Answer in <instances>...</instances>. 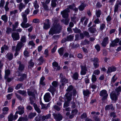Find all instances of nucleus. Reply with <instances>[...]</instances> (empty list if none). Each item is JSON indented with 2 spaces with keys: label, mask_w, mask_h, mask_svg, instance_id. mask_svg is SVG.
Here are the masks:
<instances>
[{
  "label": "nucleus",
  "mask_w": 121,
  "mask_h": 121,
  "mask_svg": "<svg viewBox=\"0 0 121 121\" xmlns=\"http://www.w3.org/2000/svg\"><path fill=\"white\" fill-rule=\"evenodd\" d=\"M59 20L57 19H55L49 32L50 35H53L54 34H59L60 33L62 27L60 24L58 23Z\"/></svg>",
  "instance_id": "obj_1"
},
{
  "label": "nucleus",
  "mask_w": 121,
  "mask_h": 121,
  "mask_svg": "<svg viewBox=\"0 0 121 121\" xmlns=\"http://www.w3.org/2000/svg\"><path fill=\"white\" fill-rule=\"evenodd\" d=\"M99 95L101 97H103L102 100L103 101L105 100L107 98L108 94L107 93V91L105 89L101 91L99 93Z\"/></svg>",
  "instance_id": "obj_2"
},
{
  "label": "nucleus",
  "mask_w": 121,
  "mask_h": 121,
  "mask_svg": "<svg viewBox=\"0 0 121 121\" xmlns=\"http://www.w3.org/2000/svg\"><path fill=\"white\" fill-rule=\"evenodd\" d=\"M91 60L93 62V65L95 68L96 69L98 68L99 66V58L96 57H94L93 58H91Z\"/></svg>",
  "instance_id": "obj_3"
},
{
  "label": "nucleus",
  "mask_w": 121,
  "mask_h": 121,
  "mask_svg": "<svg viewBox=\"0 0 121 121\" xmlns=\"http://www.w3.org/2000/svg\"><path fill=\"white\" fill-rule=\"evenodd\" d=\"M17 110L15 113L16 115L18 114L19 115H22L24 113L25 109L24 106L20 105L17 108Z\"/></svg>",
  "instance_id": "obj_4"
},
{
  "label": "nucleus",
  "mask_w": 121,
  "mask_h": 121,
  "mask_svg": "<svg viewBox=\"0 0 121 121\" xmlns=\"http://www.w3.org/2000/svg\"><path fill=\"white\" fill-rule=\"evenodd\" d=\"M18 117L17 115H16L15 113L14 115L13 113H10L8 117V121H15L16 120Z\"/></svg>",
  "instance_id": "obj_5"
},
{
  "label": "nucleus",
  "mask_w": 121,
  "mask_h": 121,
  "mask_svg": "<svg viewBox=\"0 0 121 121\" xmlns=\"http://www.w3.org/2000/svg\"><path fill=\"white\" fill-rule=\"evenodd\" d=\"M53 115L54 117V119L56 121H60L63 118V117L61 114L59 113L58 114L54 113L53 114Z\"/></svg>",
  "instance_id": "obj_6"
},
{
  "label": "nucleus",
  "mask_w": 121,
  "mask_h": 121,
  "mask_svg": "<svg viewBox=\"0 0 121 121\" xmlns=\"http://www.w3.org/2000/svg\"><path fill=\"white\" fill-rule=\"evenodd\" d=\"M80 67L81 68V71L80 72V74L82 75H84L86 73V72L87 71V68L86 65H81Z\"/></svg>",
  "instance_id": "obj_7"
},
{
  "label": "nucleus",
  "mask_w": 121,
  "mask_h": 121,
  "mask_svg": "<svg viewBox=\"0 0 121 121\" xmlns=\"http://www.w3.org/2000/svg\"><path fill=\"white\" fill-rule=\"evenodd\" d=\"M11 36L13 40L15 41L19 40L20 38L19 33L16 32L12 33Z\"/></svg>",
  "instance_id": "obj_8"
},
{
  "label": "nucleus",
  "mask_w": 121,
  "mask_h": 121,
  "mask_svg": "<svg viewBox=\"0 0 121 121\" xmlns=\"http://www.w3.org/2000/svg\"><path fill=\"white\" fill-rule=\"evenodd\" d=\"M110 97L112 100L115 102L118 99V95L115 92H112L110 93Z\"/></svg>",
  "instance_id": "obj_9"
},
{
  "label": "nucleus",
  "mask_w": 121,
  "mask_h": 121,
  "mask_svg": "<svg viewBox=\"0 0 121 121\" xmlns=\"http://www.w3.org/2000/svg\"><path fill=\"white\" fill-rule=\"evenodd\" d=\"M18 76H20L21 77L18 78V80L20 82H23L24 80L26 79L27 77V75L25 73L22 74L21 73H19Z\"/></svg>",
  "instance_id": "obj_10"
},
{
  "label": "nucleus",
  "mask_w": 121,
  "mask_h": 121,
  "mask_svg": "<svg viewBox=\"0 0 121 121\" xmlns=\"http://www.w3.org/2000/svg\"><path fill=\"white\" fill-rule=\"evenodd\" d=\"M50 94L49 92L46 93L44 96L43 98L45 102H48L51 100L50 99Z\"/></svg>",
  "instance_id": "obj_11"
},
{
  "label": "nucleus",
  "mask_w": 121,
  "mask_h": 121,
  "mask_svg": "<svg viewBox=\"0 0 121 121\" xmlns=\"http://www.w3.org/2000/svg\"><path fill=\"white\" fill-rule=\"evenodd\" d=\"M45 119H46V117L44 115H43L41 117L40 116H37L35 118V121H41L42 120V121H43Z\"/></svg>",
  "instance_id": "obj_12"
},
{
  "label": "nucleus",
  "mask_w": 121,
  "mask_h": 121,
  "mask_svg": "<svg viewBox=\"0 0 121 121\" xmlns=\"http://www.w3.org/2000/svg\"><path fill=\"white\" fill-rule=\"evenodd\" d=\"M108 40L109 38L108 37H106L104 38L101 43L102 46L105 47L106 46L107 44L108 43Z\"/></svg>",
  "instance_id": "obj_13"
},
{
  "label": "nucleus",
  "mask_w": 121,
  "mask_h": 121,
  "mask_svg": "<svg viewBox=\"0 0 121 121\" xmlns=\"http://www.w3.org/2000/svg\"><path fill=\"white\" fill-rule=\"evenodd\" d=\"M116 70V68L115 66L109 67L108 68L107 73L108 74L112 72L115 71Z\"/></svg>",
  "instance_id": "obj_14"
},
{
  "label": "nucleus",
  "mask_w": 121,
  "mask_h": 121,
  "mask_svg": "<svg viewBox=\"0 0 121 121\" xmlns=\"http://www.w3.org/2000/svg\"><path fill=\"white\" fill-rule=\"evenodd\" d=\"M6 58H7L9 60H12L13 58V54L11 52L8 53L5 56Z\"/></svg>",
  "instance_id": "obj_15"
},
{
  "label": "nucleus",
  "mask_w": 121,
  "mask_h": 121,
  "mask_svg": "<svg viewBox=\"0 0 121 121\" xmlns=\"http://www.w3.org/2000/svg\"><path fill=\"white\" fill-rule=\"evenodd\" d=\"M24 44L22 42H19L17 44L16 49V50L17 51H20L22 47L24 46Z\"/></svg>",
  "instance_id": "obj_16"
},
{
  "label": "nucleus",
  "mask_w": 121,
  "mask_h": 121,
  "mask_svg": "<svg viewBox=\"0 0 121 121\" xmlns=\"http://www.w3.org/2000/svg\"><path fill=\"white\" fill-rule=\"evenodd\" d=\"M70 12V10L69 8H67L63 11L61 12V14L62 15H68Z\"/></svg>",
  "instance_id": "obj_17"
},
{
  "label": "nucleus",
  "mask_w": 121,
  "mask_h": 121,
  "mask_svg": "<svg viewBox=\"0 0 121 121\" xmlns=\"http://www.w3.org/2000/svg\"><path fill=\"white\" fill-rule=\"evenodd\" d=\"M28 120L27 116L26 115L24 117H19L17 121H28Z\"/></svg>",
  "instance_id": "obj_18"
},
{
  "label": "nucleus",
  "mask_w": 121,
  "mask_h": 121,
  "mask_svg": "<svg viewBox=\"0 0 121 121\" xmlns=\"http://www.w3.org/2000/svg\"><path fill=\"white\" fill-rule=\"evenodd\" d=\"M105 109L106 111L109 110L110 109H111L112 110H113L114 109L113 105L112 104L106 105L105 107Z\"/></svg>",
  "instance_id": "obj_19"
},
{
  "label": "nucleus",
  "mask_w": 121,
  "mask_h": 121,
  "mask_svg": "<svg viewBox=\"0 0 121 121\" xmlns=\"http://www.w3.org/2000/svg\"><path fill=\"white\" fill-rule=\"evenodd\" d=\"M72 93L71 92L70 93H67L65 95V96L67 99V100L70 101L71 100L72 98L71 97L72 96Z\"/></svg>",
  "instance_id": "obj_20"
},
{
  "label": "nucleus",
  "mask_w": 121,
  "mask_h": 121,
  "mask_svg": "<svg viewBox=\"0 0 121 121\" xmlns=\"http://www.w3.org/2000/svg\"><path fill=\"white\" fill-rule=\"evenodd\" d=\"M79 77V74L77 72H75L73 74L72 78L73 79L77 80L78 79Z\"/></svg>",
  "instance_id": "obj_21"
},
{
  "label": "nucleus",
  "mask_w": 121,
  "mask_h": 121,
  "mask_svg": "<svg viewBox=\"0 0 121 121\" xmlns=\"http://www.w3.org/2000/svg\"><path fill=\"white\" fill-rule=\"evenodd\" d=\"M36 112H30L29 113L28 117L30 119H33L36 115Z\"/></svg>",
  "instance_id": "obj_22"
},
{
  "label": "nucleus",
  "mask_w": 121,
  "mask_h": 121,
  "mask_svg": "<svg viewBox=\"0 0 121 121\" xmlns=\"http://www.w3.org/2000/svg\"><path fill=\"white\" fill-rule=\"evenodd\" d=\"M91 94L89 90L87 89L86 90H84L83 91V94L84 96L89 97L90 95Z\"/></svg>",
  "instance_id": "obj_23"
},
{
  "label": "nucleus",
  "mask_w": 121,
  "mask_h": 121,
  "mask_svg": "<svg viewBox=\"0 0 121 121\" xmlns=\"http://www.w3.org/2000/svg\"><path fill=\"white\" fill-rule=\"evenodd\" d=\"M26 6V5L22 3H21L19 4L18 6V9L20 10V11H21L22 10L23 8H25Z\"/></svg>",
  "instance_id": "obj_24"
},
{
  "label": "nucleus",
  "mask_w": 121,
  "mask_h": 121,
  "mask_svg": "<svg viewBox=\"0 0 121 121\" xmlns=\"http://www.w3.org/2000/svg\"><path fill=\"white\" fill-rule=\"evenodd\" d=\"M50 24L49 22H48L47 23H44L43 26L44 29L47 30L50 28Z\"/></svg>",
  "instance_id": "obj_25"
},
{
  "label": "nucleus",
  "mask_w": 121,
  "mask_h": 121,
  "mask_svg": "<svg viewBox=\"0 0 121 121\" xmlns=\"http://www.w3.org/2000/svg\"><path fill=\"white\" fill-rule=\"evenodd\" d=\"M89 31L92 34H94L95 33L96 31V29L95 28L90 27L88 29Z\"/></svg>",
  "instance_id": "obj_26"
},
{
  "label": "nucleus",
  "mask_w": 121,
  "mask_h": 121,
  "mask_svg": "<svg viewBox=\"0 0 121 121\" xmlns=\"http://www.w3.org/2000/svg\"><path fill=\"white\" fill-rule=\"evenodd\" d=\"M64 51V48L63 47L60 48L58 50V52L60 56H61L63 55Z\"/></svg>",
  "instance_id": "obj_27"
},
{
  "label": "nucleus",
  "mask_w": 121,
  "mask_h": 121,
  "mask_svg": "<svg viewBox=\"0 0 121 121\" xmlns=\"http://www.w3.org/2000/svg\"><path fill=\"white\" fill-rule=\"evenodd\" d=\"M87 6V4L83 3L79 6L78 7V8L80 10L82 11L84 10L85 7Z\"/></svg>",
  "instance_id": "obj_28"
},
{
  "label": "nucleus",
  "mask_w": 121,
  "mask_h": 121,
  "mask_svg": "<svg viewBox=\"0 0 121 121\" xmlns=\"http://www.w3.org/2000/svg\"><path fill=\"white\" fill-rule=\"evenodd\" d=\"M43 7L44 10L46 11H48L49 10V9L48 5V4L44 3V2H41Z\"/></svg>",
  "instance_id": "obj_29"
},
{
  "label": "nucleus",
  "mask_w": 121,
  "mask_h": 121,
  "mask_svg": "<svg viewBox=\"0 0 121 121\" xmlns=\"http://www.w3.org/2000/svg\"><path fill=\"white\" fill-rule=\"evenodd\" d=\"M33 106L35 110L38 113H40L41 112V111L40 108L38 107L37 105L35 103L33 104Z\"/></svg>",
  "instance_id": "obj_30"
},
{
  "label": "nucleus",
  "mask_w": 121,
  "mask_h": 121,
  "mask_svg": "<svg viewBox=\"0 0 121 121\" xmlns=\"http://www.w3.org/2000/svg\"><path fill=\"white\" fill-rule=\"evenodd\" d=\"M9 110V108L8 107H5L3 108L2 113L4 115H6L8 113V111Z\"/></svg>",
  "instance_id": "obj_31"
},
{
  "label": "nucleus",
  "mask_w": 121,
  "mask_h": 121,
  "mask_svg": "<svg viewBox=\"0 0 121 121\" xmlns=\"http://www.w3.org/2000/svg\"><path fill=\"white\" fill-rule=\"evenodd\" d=\"M74 36L72 35H70L67 36L66 38L67 41H72L73 40Z\"/></svg>",
  "instance_id": "obj_32"
},
{
  "label": "nucleus",
  "mask_w": 121,
  "mask_h": 121,
  "mask_svg": "<svg viewBox=\"0 0 121 121\" xmlns=\"http://www.w3.org/2000/svg\"><path fill=\"white\" fill-rule=\"evenodd\" d=\"M27 93L28 95L29 96H32L34 98L35 97V94L33 92H32L30 91H27Z\"/></svg>",
  "instance_id": "obj_33"
},
{
  "label": "nucleus",
  "mask_w": 121,
  "mask_h": 121,
  "mask_svg": "<svg viewBox=\"0 0 121 121\" xmlns=\"http://www.w3.org/2000/svg\"><path fill=\"white\" fill-rule=\"evenodd\" d=\"M35 9H38L39 7V6L38 3V1L37 0H35L33 3Z\"/></svg>",
  "instance_id": "obj_34"
},
{
  "label": "nucleus",
  "mask_w": 121,
  "mask_h": 121,
  "mask_svg": "<svg viewBox=\"0 0 121 121\" xmlns=\"http://www.w3.org/2000/svg\"><path fill=\"white\" fill-rule=\"evenodd\" d=\"M26 36L24 35L22 36L20 39V42L23 43H25L26 41Z\"/></svg>",
  "instance_id": "obj_35"
},
{
  "label": "nucleus",
  "mask_w": 121,
  "mask_h": 121,
  "mask_svg": "<svg viewBox=\"0 0 121 121\" xmlns=\"http://www.w3.org/2000/svg\"><path fill=\"white\" fill-rule=\"evenodd\" d=\"M18 92L20 94L23 95L25 96H27V94L25 91L19 90L18 91Z\"/></svg>",
  "instance_id": "obj_36"
},
{
  "label": "nucleus",
  "mask_w": 121,
  "mask_h": 121,
  "mask_svg": "<svg viewBox=\"0 0 121 121\" xmlns=\"http://www.w3.org/2000/svg\"><path fill=\"white\" fill-rule=\"evenodd\" d=\"M25 68V66L23 64L22 65H19L18 69V70L22 72L24 70Z\"/></svg>",
  "instance_id": "obj_37"
},
{
  "label": "nucleus",
  "mask_w": 121,
  "mask_h": 121,
  "mask_svg": "<svg viewBox=\"0 0 121 121\" xmlns=\"http://www.w3.org/2000/svg\"><path fill=\"white\" fill-rule=\"evenodd\" d=\"M73 30L75 33L79 34L81 32V30L76 27L75 28H73Z\"/></svg>",
  "instance_id": "obj_38"
},
{
  "label": "nucleus",
  "mask_w": 121,
  "mask_h": 121,
  "mask_svg": "<svg viewBox=\"0 0 121 121\" xmlns=\"http://www.w3.org/2000/svg\"><path fill=\"white\" fill-rule=\"evenodd\" d=\"M57 0H52L51 1V5L53 7H55L57 5L56 2Z\"/></svg>",
  "instance_id": "obj_39"
},
{
  "label": "nucleus",
  "mask_w": 121,
  "mask_h": 121,
  "mask_svg": "<svg viewBox=\"0 0 121 121\" xmlns=\"http://www.w3.org/2000/svg\"><path fill=\"white\" fill-rule=\"evenodd\" d=\"M38 60L39 61V63L40 65H42L44 61L42 56H40L38 59Z\"/></svg>",
  "instance_id": "obj_40"
},
{
  "label": "nucleus",
  "mask_w": 121,
  "mask_h": 121,
  "mask_svg": "<svg viewBox=\"0 0 121 121\" xmlns=\"http://www.w3.org/2000/svg\"><path fill=\"white\" fill-rule=\"evenodd\" d=\"M70 102V101L68 100L65 101L64 104V108H65L66 107L69 106Z\"/></svg>",
  "instance_id": "obj_41"
},
{
  "label": "nucleus",
  "mask_w": 121,
  "mask_h": 121,
  "mask_svg": "<svg viewBox=\"0 0 121 121\" xmlns=\"http://www.w3.org/2000/svg\"><path fill=\"white\" fill-rule=\"evenodd\" d=\"M91 81L93 83H95L97 80V78L95 75L93 74L92 76Z\"/></svg>",
  "instance_id": "obj_42"
},
{
  "label": "nucleus",
  "mask_w": 121,
  "mask_h": 121,
  "mask_svg": "<svg viewBox=\"0 0 121 121\" xmlns=\"http://www.w3.org/2000/svg\"><path fill=\"white\" fill-rule=\"evenodd\" d=\"M12 31V29L11 28L9 27H8L7 28L6 33L8 35H9Z\"/></svg>",
  "instance_id": "obj_43"
},
{
  "label": "nucleus",
  "mask_w": 121,
  "mask_h": 121,
  "mask_svg": "<svg viewBox=\"0 0 121 121\" xmlns=\"http://www.w3.org/2000/svg\"><path fill=\"white\" fill-rule=\"evenodd\" d=\"M7 16H2L1 19L4 22H6L8 21Z\"/></svg>",
  "instance_id": "obj_44"
},
{
  "label": "nucleus",
  "mask_w": 121,
  "mask_h": 121,
  "mask_svg": "<svg viewBox=\"0 0 121 121\" xmlns=\"http://www.w3.org/2000/svg\"><path fill=\"white\" fill-rule=\"evenodd\" d=\"M32 59H31L28 62L29 66L32 68L35 65L34 63L32 62Z\"/></svg>",
  "instance_id": "obj_45"
},
{
  "label": "nucleus",
  "mask_w": 121,
  "mask_h": 121,
  "mask_svg": "<svg viewBox=\"0 0 121 121\" xmlns=\"http://www.w3.org/2000/svg\"><path fill=\"white\" fill-rule=\"evenodd\" d=\"M117 44H116L114 42L113 40L111 41V43H110L109 45L110 48H112L115 47V46H117Z\"/></svg>",
  "instance_id": "obj_46"
},
{
  "label": "nucleus",
  "mask_w": 121,
  "mask_h": 121,
  "mask_svg": "<svg viewBox=\"0 0 121 121\" xmlns=\"http://www.w3.org/2000/svg\"><path fill=\"white\" fill-rule=\"evenodd\" d=\"M52 84L53 87L55 88H56L58 86V82L56 81H53L52 83Z\"/></svg>",
  "instance_id": "obj_47"
},
{
  "label": "nucleus",
  "mask_w": 121,
  "mask_h": 121,
  "mask_svg": "<svg viewBox=\"0 0 121 121\" xmlns=\"http://www.w3.org/2000/svg\"><path fill=\"white\" fill-rule=\"evenodd\" d=\"M61 22H64L65 24L66 25L68 24L69 22V19L67 18H66L65 20L63 19L61 20Z\"/></svg>",
  "instance_id": "obj_48"
},
{
  "label": "nucleus",
  "mask_w": 121,
  "mask_h": 121,
  "mask_svg": "<svg viewBox=\"0 0 121 121\" xmlns=\"http://www.w3.org/2000/svg\"><path fill=\"white\" fill-rule=\"evenodd\" d=\"M83 33L85 36H86L87 38H89L90 37L89 33L86 31H83Z\"/></svg>",
  "instance_id": "obj_49"
},
{
  "label": "nucleus",
  "mask_w": 121,
  "mask_h": 121,
  "mask_svg": "<svg viewBox=\"0 0 121 121\" xmlns=\"http://www.w3.org/2000/svg\"><path fill=\"white\" fill-rule=\"evenodd\" d=\"M119 6L118 5V4H116L114 6V14H115V13L117 12Z\"/></svg>",
  "instance_id": "obj_50"
},
{
  "label": "nucleus",
  "mask_w": 121,
  "mask_h": 121,
  "mask_svg": "<svg viewBox=\"0 0 121 121\" xmlns=\"http://www.w3.org/2000/svg\"><path fill=\"white\" fill-rule=\"evenodd\" d=\"M95 48L96 49L97 52H99L100 50V47L98 44H97L95 46Z\"/></svg>",
  "instance_id": "obj_51"
},
{
  "label": "nucleus",
  "mask_w": 121,
  "mask_h": 121,
  "mask_svg": "<svg viewBox=\"0 0 121 121\" xmlns=\"http://www.w3.org/2000/svg\"><path fill=\"white\" fill-rule=\"evenodd\" d=\"M115 91L118 94H119V92H121V86H119L118 87L116 88L115 89Z\"/></svg>",
  "instance_id": "obj_52"
},
{
  "label": "nucleus",
  "mask_w": 121,
  "mask_h": 121,
  "mask_svg": "<svg viewBox=\"0 0 121 121\" xmlns=\"http://www.w3.org/2000/svg\"><path fill=\"white\" fill-rule=\"evenodd\" d=\"M61 80L62 82H64L65 83H68V80L67 79L65 78H63V76L61 77Z\"/></svg>",
  "instance_id": "obj_53"
},
{
  "label": "nucleus",
  "mask_w": 121,
  "mask_h": 121,
  "mask_svg": "<svg viewBox=\"0 0 121 121\" xmlns=\"http://www.w3.org/2000/svg\"><path fill=\"white\" fill-rule=\"evenodd\" d=\"M87 117V116L86 113L85 112H84L81 115L80 117L82 119H83L86 118Z\"/></svg>",
  "instance_id": "obj_54"
},
{
  "label": "nucleus",
  "mask_w": 121,
  "mask_h": 121,
  "mask_svg": "<svg viewBox=\"0 0 121 121\" xmlns=\"http://www.w3.org/2000/svg\"><path fill=\"white\" fill-rule=\"evenodd\" d=\"M73 87L72 85H70L67 88V91L68 92H70L73 89Z\"/></svg>",
  "instance_id": "obj_55"
},
{
  "label": "nucleus",
  "mask_w": 121,
  "mask_h": 121,
  "mask_svg": "<svg viewBox=\"0 0 121 121\" xmlns=\"http://www.w3.org/2000/svg\"><path fill=\"white\" fill-rule=\"evenodd\" d=\"M18 13V11L17 10H15L10 11V14L11 15L17 14Z\"/></svg>",
  "instance_id": "obj_56"
},
{
  "label": "nucleus",
  "mask_w": 121,
  "mask_h": 121,
  "mask_svg": "<svg viewBox=\"0 0 121 121\" xmlns=\"http://www.w3.org/2000/svg\"><path fill=\"white\" fill-rule=\"evenodd\" d=\"M78 111L77 108H75L72 110L71 113L75 115H76L78 112Z\"/></svg>",
  "instance_id": "obj_57"
},
{
  "label": "nucleus",
  "mask_w": 121,
  "mask_h": 121,
  "mask_svg": "<svg viewBox=\"0 0 121 121\" xmlns=\"http://www.w3.org/2000/svg\"><path fill=\"white\" fill-rule=\"evenodd\" d=\"M23 84L22 83H19L16 86L15 88V89L16 90H18L21 88V86Z\"/></svg>",
  "instance_id": "obj_58"
},
{
  "label": "nucleus",
  "mask_w": 121,
  "mask_h": 121,
  "mask_svg": "<svg viewBox=\"0 0 121 121\" xmlns=\"http://www.w3.org/2000/svg\"><path fill=\"white\" fill-rule=\"evenodd\" d=\"M110 116L111 117H113L114 118L116 117L117 116L115 113L114 112H111L110 113Z\"/></svg>",
  "instance_id": "obj_59"
},
{
  "label": "nucleus",
  "mask_w": 121,
  "mask_h": 121,
  "mask_svg": "<svg viewBox=\"0 0 121 121\" xmlns=\"http://www.w3.org/2000/svg\"><path fill=\"white\" fill-rule=\"evenodd\" d=\"M48 91L50 92L55 91L56 89L55 87L52 86H51L50 88L48 89Z\"/></svg>",
  "instance_id": "obj_60"
},
{
  "label": "nucleus",
  "mask_w": 121,
  "mask_h": 121,
  "mask_svg": "<svg viewBox=\"0 0 121 121\" xmlns=\"http://www.w3.org/2000/svg\"><path fill=\"white\" fill-rule=\"evenodd\" d=\"M30 12V10L29 8L27 9L25 11L24 14L23 15H28Z\"/></svg>",
  "instance_id": "obj_61"
},
{
  "label": "nucleus",
  "mask_w": 121,
  "mask_h": 121,
  "mask_svg": "<svg viewBox=\"0 0 121 121\" xmlns=\"http://www.w3.org/2000/svg\"><path fill=\"white\" fill-rule=\"evenodd\" d=\"M105 28L106 26L104 24L102 23L100 25V29L101 30H103Z\"/></svg>",
  "instance_id": "obj_62"
},
{
  "label": "nucleus",
  "mask_w": 121,
  "mask_h": 121,
  "mask_svg": "<svg viewBox=\"0 0 121 121\" xmlns=\"http://www.w3.org/2000/svg\"><path fill=\"white\" fill-rule=\"evenodd\" d=\"M117 79V77H115V75H114L112 77L111 82L113 83H114Z\"/></svg>",
  "instance_id": "obj_63"
},
{
  "label": "nucleus",
  "mask_w": 121,
  "mask_h": 121,
  "mask_svg": "<svg viewBox=\"0 0 121 121\" xmlns=\"http://www.w3.org/2000/svg\"><path fill=\"white\" fill-rule=\"evenodd\" d=\"M32 22L35 23H38L40 22V20L38 19L35 18L33 19Z\"/></svg>",
  "instance_id": "obj_64"
}]
</instances>
